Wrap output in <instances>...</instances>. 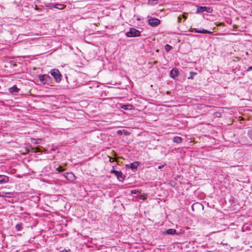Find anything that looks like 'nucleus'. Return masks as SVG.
<instances>
[{"label": "nucleus", "mask_w": 252, "mask_h": 252, "mask_svg": "<svg viewBox=\"0 0 252 252\" xmlns=\"http://www.w3.org/2000/svg\"><path fill=\"white\" fill-rule=\"evenodd\" d=\"M51 75L54 77L57 83H59L62 77V75L60 71L57 69H53L50 71Z\"/></svg>", "instance_id": "1"}, {"label": "nucleus", "mask_w": 252, "mask_h": 252, "mask_svg": "<svg viewBox=\"0 0 252 252\" xmlns=\"http://www.w3.org/2000/svg\"><path fill=\"white\" fill-rule=\"evenodd\" d=\"M126 34L127 37H138L140 36V32L134 28H131Z\"/></svg>", "instance_id": "2"}, {"label": "nucleus", "mask_w": 252, "mask_h": 252, "mask_svg": "<svg viewBox=\"0 0 252 252\" xmlns=\"http://www.w3.org/2000/svg\"><path fill=\"white\" fill-rule=\"evenodd\" d=\"M197 7V9L196 11L197 13H202L204 11H206L207 13H212L213 11V9L211 7H207V6H196Z\"/></svg>", "instance_id": "3"}, {"label": "nucleus", "mask_w": 252, "mask_h": 252, "mask_svg": "<svg viewBox=\"0 0 252 252\" xmlns=\"http://www.w3.org/2000/svg\"><path fill=\"white\" fill-rule=\"evenodd\" d=\"M148 23L151 26L156 27L160 24V21L155 17H150L148 20Z\"/></svg>", "instance_id": "4"}, {"label": "nucleus", "mask_w": 252, "mask_h": 252, "mask_svg": "<svg viewBox=\"0 0 252 252\" xmlns=\"http://www.w3.org/2000/svg\"><path fill=\"white\" fill-rule=\"evenodd\" d=\"M111 173H114L116 176L118 180L120 181H123L125 178V176L123 175L122 172L118 171L115 170H112L111 171Z\"/></svg>", "instance_id": "5"}, {"label": "nucleus", "mask_w": 252, "mask_h": 252, "mask_svg": "<svg viewBox=\"0 0 252 252\" xmlns=\"http://www.w3.org/2000/svg\"><path fill=\"white\" fill-rule=\"evenodd\" d=\"M179 75V71L177 68H173L170 72V76L174 79H176V77Z\"/></svg>", "instance_id": "6"}, {"label": "nucleus", "mask_w": 252, "mask_h": 252, "mask_svg": "<svg viewBox=\"0 0 252 252\" xmlns=\"http://www.w3.org/2000/svg\"><path fill=\"white\" fill-rule=\"evenodd\" d=\"M65 177L66 179L70 181H73L76 179V177L73 174V173L70 172V173H66Z\"/></svg>", "instance_id": "7"}, {"label": "nucleus", "mask_w": 252, "mask_h": 252, "mask_svg": "<svg viewBox=\"0 0 252 252\" xmlns=\"http://www.w3.org/2000/svg\"><path fill=\"white\" fill-rule=\"evenodd\" d=\"M176 233V230L174 229H168L166 231H163L162 232V234H167V235H174Z\"/></svg>", "instance_id": "8"}, {"label": "nucleus", "mask_w": 252, "mask_h": 252, "mask_svg": "<svg viewBox=\"0 0 252 252\" xmlns=\"http://www.w3.org/2000/svg\"><path fill=\"white\" fill-rule=\"evenodd\" d=\"M8 181L9 178L7 176L3 175H0V184L6 183Z\"/></svg>", "instance_id": "9"}, {"label": "nucleus", "mask_w": 252, "mask_h": 252, "mask_svg": "<svg viewBox=\"0 0 252 252\" xmlns=\"http://www.w3.org/2000/svg\"><path fill=\"white\" fill-rule=\"evenodd\" d=\"M20 91V89L17 87L16 85H14L13 87L9 89V91L10 93H18Z\"/></svg>", "instance_id": "10"}, {"label": "nucleus", "mask_w": 252, "mask_h": 252, "mask_svg": "<svg viewBox=\"0 0 252 252\" xmlns=\"http://www.w3.org/2000/svg\"><path fill=\"white\" fill-rule=\"evenodd\" d=\"M120 107L124 110H131L133 106L131 104H121Z\"/></svg>", "instance_id": "11"}, {"label": "nucleus", "mask_w": 252, "mask_h": 252, "mask_svg": "<svg viewBox=\"0 0 252 252\" xmlns=\"http://www.w3.org/2000/svg\"><path fill=\"white\" fill-rule=\"evenodd\" d=\"M51 77L48 74H45L44 84H49L51 83Z\"/></svg>", "instance_id": "12"}, {"label": "nucleus", "mask_w": 252, "mask_h": 252, "mask_svg": "<svg viewBox=\"0 0 252 252\" xmlns=\"http://www.w3.org/2000/svg\"><path fill=\"white\" fill-rule=\"evenodd\" d=\"M29 151L35 153L38 152H41V150L38 147H31V149Z\"/></svg>", "instance_id": "13"}, {"label": "nucleus", "mask_w": 252, "mask_h": 252, "mask_svg": "<svg viewBox=\"0 0 252 252\" xmlns=\"http://www.w3.org/2000/svg\"><path fill=\"white\" fill-rule=\"evenodd\" d=\"M139 165V163L138 161H135L134 162H132L130 165V167L132 169H136L138 167V166Z\"/></svg>", "instance_id": "14"}, {"label": "nucleus", "mask_w": 252, "mask_h": 252, "mask_svg": "<svg viewBox=\"0 0 252 252\" xmlns=\"http://www.w3.org/2000/svg\"><path fill=\"white\" fill-rule=\"evenodd\" d=\"M182 138L179 136H175L173 138V142L176 143H180L182 141Z\"/></svg>", "instance_id": "15"}, {"label": "nucleus", "mask_w": 252, "mask_h": 252, "mask_svg": "<svg viewBox=\"0 0 252 252\" xmlns=\"http://www.w3.org/2000/svg\"><path fill=\"white\" fill-rule=\"evenodd\" d=\"M199 33H209V34H212L213 33L212 32H211V31H209L207 30H205V29H202V30H199Z\"/></svg>", "instance_id": "16"}, {"label": "nucleus", "mask_w": 252, "mask_h": 252, "mask_svg": "<svg viewBox=\"0 0 252 252\" xmlns=\"http://www.w3.org/2000/svg\"><path fill=\"white\" fill-rule=\"evenodd\" d=\"M22 223H18L15 226V228L16 229V230L17 231H20L22 230Z\"/></svg>", "instance_id": "17"}, {"label": "nucleus", "mask_w": 252, "mask_h": 252, "mask_svg": "<svg viewBox=\"0 0 252 252\" xmlns=\"http://www.w3.org/2000/svg\"><path fill=\"white\" fill-rule=\"evenodd\" d=\"M172 49V47L169 44H166L165 46V50L167 52H169Z\"/></svg>", "instance_id": "18"}, {"label": "nucleus", "mask_w": 252, "mask_h": 252, "mask_svg": "<svg viewBox=\"0 0 252 252\" xmlns=\"http://www.w3.org/2000/svg\"><path fill=\"white\" fill-rule=\"evenodd\" d=\"M39 80L44 84V79H45V74L40 75L38 77Z\"/></svg>", "instance_id": "19"}, {"label": "nucleus", "mask_w": 252, "mask_h": 252, "mask_svg": "<svg viewBox=\"0 0 252 252\" xmlns=\"http://www.w3.org/2000/svg\"><path fill=\"white\" fill-rule=\"evenodd\" d=\"M54 7L58 9H63V5L60 4H56L54 5Z\"/></svg>", "instance_id": "20"}, {"label": "nucleus", "mask_w": 252, "mask_h": 252, "mask_svg": "<svg viewBox=\"0 0 252 252\" xmlns=\"http://www.w3.org/2000/svg\"><path fill=\"white\" fill-rule=\"evenodd\" d=\"M190 76L189 77H188L189 79H193V76L194 75H196V72H190Z\"/></svg>", "instance_id": "21"}, {"label": "nucleus", "mask_w": 252, "mask_h": 252, "mask_svg": "<svg viewBox=\"0 0 252 252\" xmlns=\"http://www.w3.org/2000/svg\"><path fill=\"white\" fill-rule=\"evenodd\" d=\"M158 0H149V3L152 5H155L157 3Z\"/></svg>", "instance_id": "22"}, {"label": "nucleus", "mask_w": 252, "mask_h": 252, "mask_svg": "<svg viewBox=\"0 0 252 252\" xmlns=\"http://www.w3.org/2000/svg\"><path fill=\"white\" fill-rule=\"evenodd\" d=\"M190 32H194L196 33H199V30L197 29H196V28H191V30H190Z\"/></svg>", "instance_id": "23"}, {"label": "nucleus", "mask_w": 252, "mask_h": 252, "mask_svg": "<svg viewBox=\"0 0 252 252\" xmlns=\"http://www.w3.org/2000/svg\"><path fill=\"white\" fill-rule=\"evenodd\" d=\"M146 194H144L143 195H140V199H142L143 200H145L146 199L147 197L146 196H145Z\"/></svg>", "instance_id": "24"}, {"label": "nucleus", "mask_w": 252, "mask_h": 252, "mask_svg": "<svg viewBox=\"0 0 252 252\" xmlns=\"http://www.w3.org/2000/svg\"><path fill=\"white\" fill-rule=\"evenodd\" d=\"M139 192V191H138V190H135V189H134V190H131V193L132 194H136V193H137V192Z\"/></svg>", "instance_id": "25"}, {"label": "nucleus", "mask_w": 252, "mask_h": 252, "mask_svg": "<svg viewBox=\"0 0 252 252\" xmlns=\"http://www.w3.org/2000/svg\"><path fill=\"white\" fill-rule=\"evenodd\" d=\"M181 19H182V17H181V16H179V17H178V19H177V20H178V23H180V22H181Z\"/></svg>", "instance_id": "26"}, {"label": "nucleus", "mask_w": 252, "mask_h": 252, "mask_svg": "<svg viewBox=\"0 0 252 252\" xmlns=\"http://www.w3.org/2000/svg\"><path fill=\"white\" fill-rule=\"evenodd\" d=\"M165 165H159L158 166V169H162V168H163L164 167Z\"/></svg>", "instance_id": "27"}, {"label": "nucleus", "mask_w": 252, "mask_h": 252, "mask_svg": "<svg viewBox=\"0 0 252 252\" xmlns=\"http://www.w3.org/2000/svg\"><path fill=\"white\" fill-rule=\"evenodd\" d=\"M251 70H252V66H250L246 69V71H249Z\"/></svg>", "instance_id": "28"}, {"label": "nucleus", "mask_w": 252, "mask_h": 252, "mask_svg": "<svg viewBox=\"0 0 252 252\" xmlns=\"http://www.w3.org/2000/svg\"><path fill=\"white\" fill-rule=\"evenodd\" d=\"M70 250L69 249L68 250H66V249H64L62 251H61L60 252H70Z\"/></svg>", "instance_id": "29"}, {"label": "nucleus", "mask_w": 252, "mask_h": 252, "mask_svg": "<svg viewBox=\"0 0 252 252\" xmlns=\"http://www.w3.org/2000/svg\"><path fill=\"white\" fill-rule=\"evenodd\" d=\"M182 17L183 18L185 19H186L187 18V17L185 15H182Z\"/></svg>", "instance_id": "30"}, {"label": "nucleus", "mask_w": 252, "mask_h": 252, "mask_svg": "<svg viewBox=\"0 0 252 252\" xmlns=\"http://www.w3.org/2000/svg\"><path fill=\"white\" fill-rule=\"evenodd\" d=\"M198 204H199V203H194V204H193V205L192 206V210H193V206H194V205H198Z\"/></svg>", "instance_id": "31"}, {"label": "nucleus", "mask_w": 252, "mask_h": 252, "mask_svg": "<svg viewBox=\"0 0 252 252\" xmlns=\"http://www.w3.org/2000/svg\"><path fill=\"white\" fill-rule=\"evenodd\" d=\"M118 133H119V134H122V131H121V130H119V131H118Z\"/></svg>", "instance_id": "32"}]
</instances>
